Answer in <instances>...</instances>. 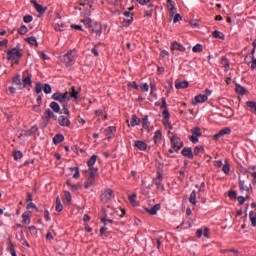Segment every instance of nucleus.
<instances>
[{"label":"nucleus","mask_w":256,"mask_h":256,"mask_svg":"<svg viewBox=\"0 0 256 256\" xmlns=\"http://www.w3.org/2000/svg\"><path fill=\"white\" fill-rule=\"evenodd\" d=\"M237 201L240 205H244L245 204V197L243 196H238L237 197Z\"/></svg>","instance_id":"59"},{"label":"nucleus","mask_w":256,"mask_h":256,"mask_svg":"<svg viewBox=\"0 0 256 256\" xmlns=\"http://www.w3.org/2000/svg\"><path fill=\"white\" fill-rule=\"evenodd\" d=\"M13 157H14L15 161H18V159H22L23 158V152L14 151L13 152Z\"/></svg>","instance_id":"42"},{"label":"nucleus","mask_w":256,"mask_h":256,"mask_svg":"<svg viewBox=\"0 0 256 256\" xmlns=\"http://www.w3.org/2000/svg\"><path fill=\"white\" fill-rule=\"evenodd\" d=\"M53 28L55 29V31H64L65 24H63V22H54Z\"/></svg>","instance_id":"24"},{"label":"nucleus","mask_w":256,"mask_h":256,"mask_svg":"<svg viewBox=\"0 0 256 256\" xmlns=\"http://www.w3.org/2000/svg\"><path fill=\"white\" fill-rule=\"evenodd\" d=\"M221 65L225 67L226 71H229V69L231 68L229 66V60H227L225 57L221 58Z\"/></svg>","instance_id":"37"},{"label":"nucleus","mask_w":256,"mask_h":256,"mask_svg":"<svg viewBox=\"0 0 256 256\" xmlns=\"http://www.w3.org/2000/svg\"><path fill=\"white\" fill-rule=\"evenodd\" d=\"M193 53H201V51H203V45L201 44H196L193 48H192Z\"/></svg>","instance_id":"41"},{"label":"nucleus","mask_w":256,"mask_h":256,"mask_svg":"<svg viewBox=\"0 0 256 256\" xmlns=\"http://www.w3.org/2000/svg\"><path fill=\"white\" fill-rule=\"evenodd\" d=\"M189 202L192 205H197V192L195 190H193L191 192L190 197H189Z\"/></svg>","instance_id":"23"},{"label":"nucleus","mask_w":256,"mask_h":256,"mask_svg":"<svg viewBox=\"0 0 256 256\" xmlns=\"http://www.w3.org/2000/svg\"><path fill=\"white\" fill-rule=\"evenodd\" d=\"M225 135H231V129L230 128H223L218 133L214 135V141H219L221 137H225Z\"/></svg>","instance_id":"7"},{"label":"nucleus","mask_w":256,"mask_h":256,"mask_svg":"<svg viewBox=\"0 0 256 256\" xmlns=\"http://www.w3.org/2000/svg\"><path fill=\"white\" fill-rule=\"evenodd\" d=\"M251 69H252V71H255V69H256V58L255 57H252Z\"/></svg>","instance_id":"63"},{"label":"nucleus","mask_w":256,"mask_h":256,"mask_svg":"<svg viewBox=\"0 0 256 256\" xmlns=\"http://www.w3.org/2000/svg\"><path fill=\"white\" fill-rule=\"evenodd\" d=\"M228 197H230V199H237V191L229 190Z\"/></svg>","instance_id":"49"},{"label":"nucleus","mask_w":256,"mask_h":256,"mask_svg":"<svg viewBox=\"0 0 256 256\" xmlns=\"http://www.w3.org/2000/svg\"><path fill=\"white\" fill-rule=\"evenodd\" d=\"M52 99L54 101H58L59 103L67 104L69 102V92H56L52 95Z\"/></svg>","instance_id":"4"},{"label":"nucleus","mask_w":256,"mask_h":256,"mask_svg":"<svg viewBox=\"0 0 256 256\" xmlns=\"http://www.w3.org/2000/svg\"><path fill=\"white\" fill-rule=\"evenodd\" d=\"M172 51H180L181 53H185V47L181 45L179 42H173L171 46Z\"/></svg>","instance_id":"13"},{"label":"nucleus","mask_w":256,"mask_h":256,"mask_svg":"<svg viewBox=\"0 0 256 256\" xmlns=\"http://www.w3.org/2000/svg\"><path fill=\"white\" fill-rule=\"evenodd\" d=\"M34 8L40 15H43L47 11V7H43L41 4H35Z\"/></svg>","instance_id":"31"},{"label":"nucleus","mask_w":256,"mask_h":256,"mask_svg":"<svg viewBox=\"0 0 256 256\" xmlns=\"http://www.w3.org/2000/svg\"><path fill=\"white\" fill-rule=\"evenodd\" d=\"M23 21H24V23H31V21H33V16H31V15H25V16L23 17Z\"/></svg>","instance_id":"52"},{"label":"nucleus","mask_w":256,"mask_h":256,"mask_svg":"<svg viewBox=\"0 0 256 256\" xmlns=\"http://www.w3.org/2000/svg\"><path fill=\"white\" fill-rule=\"evenodd\" d=\"M194 101L193 105H197V103H205V101H207V95L199 94L195 96Z\"/></svg>","instance_id":"14"},{"label":"nucleus","mask_w":256,"mask_h":256,"mask_svg":"<svg viewBox=\"0 0 256 256\" xmlns=\"http://www.w3.org/2000/svg\"><path fill=\"white\" fill-rule=\"evenodd\" d=\"M29 31V29H27V26L22 25L19 29H18V33L19 35H26V33Z\"/></svg>","instance_id":"43"},{"label":"nucleus","mask_w":256,"mask_h":256,"mask_svg":"<svg viewBox=\"0 0 256 256\" xmlns=\"http://www.w3.org/2000/svg\"><path fill=\"white\" fill-rule=\"evenodd\" d=\"M25 41H26L27 43H29L30 45H34L35 47H37V45H39V44L37 43V38H35L34 36H31V37L26 38Z\"/></svg>","instance_id":"34"},{"label":"nucleus","mask_w":256,"mask_h":256,"mask_svg":"<svg viewBox=\"0 0 256 256\" xmlns=\"http://www.w3.org/2000/svg\"><path fill=\"white\" fill-rule=\"evenodd\" d=\"M240 191H249V188L245 186V182L239 183Z\"/></svg>","instance_id":"54"},{"label":"nucleus","mask_w":256,"mask_h":256,"mask_svg":"<svg viewBox=\"0 0 256 256\" xmlns=\"http://www.w3.org/2000/svg\"><path fill=\"white\" fill-rule=\"evenodd\" d=\"M161 101H162L160 105L161 109H164V110L167 109V101L165 100V98H161Z\"/></svg>","instance_id":"57"},{"label":"nucleus","mask_w":256,"mask_h":256,"mask_svg":"<svg viewBox=\"0 0 256 256\" xmlns=\"http://www.w3.org/2000/svg\"><path fill=\"white\" fill-rule=\"evenodd\" d=\"M6 53L7 61H12L16 64L19 63L21 57H23V50L19 46L7 50Z\"/></svg>","instance_id":"1"},{"label":"nucleus","mask_w":256,"mask_h":256,"mask_svg":"<svg viewBox=\"0 0 256 256\" xmlns=\"http://www.w3.org/2000/svg\"><path fill=\"white\" fill-rule=\"evenodd\" d=\"M203 151H205V148H203V146H196L194 148L193 157H198V155H201Z\"/></svg>","instance_id":"32"},{"label":"nucleus","mask_w":256,"mask_h":256,"mask_svg":"<svg viewBox=\"0 0 256 256\" xmlns=\"http://www.w3.org/2000/svg\"><path fill=\"white\" fill-rule=\"evenodd\" d=\"M161 209V204H155L151 209L147 208L146 211L150 215H155Z\"/></svg>","instance_id":"19"},{"label":"nucleus","mask_w":256,"mask_h":256,"mask_svg":"<svg viewBox=\"0 0 256 256\" xmlns=\"http://www.w3.org/2000/svg\"><path fill=\"white\" fill-rule=\"evenodd\" d=\"M64 195H65V199H66L67 203H71V193L64 192Z\"/></svg>","instance_id":"58"},{"label":"nucleus","mask_w":256,"mask_h":256,"mask_svg":"<svg viewBox=\"0 0 256 256\" xmlns=\"http://www.w3.org/2000/svg\"><path fill=\"white\" fill-rule=\"evenodd\" d=\"M137 194H132L129 196V201L132 205H137Z\"/></svg>","instance_id":"44"},{"label":"nucleus","mask_w":256,"mask_h":256,"mask_svg":"<svg viewBox=\"0 0 256 256\" xmlns=\"http://www.w3.org/2000/svg\"><path fill=\"white\" fill-rule=\"evenodd\" d=\"M162 137H163V133L161 132V130H157L153 137L154 143H159Z\"/></svg>","instance_id":"30"},{"label":"nucleus","mask_w":256,"mask_h":256,"mask_svg":"<svg viewBox=\"0 0 256 256\" xmlns=\"http://www.w3.org/2000/svg\"><path fill=\"white\" fill-rule=\"evenodd\" d=\"M52 115H53V111H51V109L48 108L45 110V112L42 116V121H43L44 125H47V123H49Z\"/></svg>","instance_id":"10"},{"label":"nucleus","mask_w":256,"mask_h":256,"mask_svg":"<svg viewBox=\"0 0 256 256\" xmlns=\"http://www.w3.org/2000/svg\"><path fill=\"white\" fill-rule=\"evenodd\" d=\"M35 92H36V95H41V93L43 92V84L42 83L36 84Z\"/></svg>","instance_id":"40"},{"label":"nucleus","mask_w":256,"mask_h":256,"mask_svg":"<svg viewBox=\"0 0 256 256\" xmlns=\"http://www.w3.org/2000/svg\"><path fill=\"white\" fill-rule=\"evenodd\" d=\"M104 197L107 199V201H111V199H113V190L112 189L105 190Z\"/></svg>","instance_id":"33"},{"label":"nucleus","mask_w":256,"mask_h":256,"mask_svg":"<svg viewBox=\"0 0 256 256\" xmlns=\"http://www.w3.org/2000/svg\"><path fill=\"white\" fill-rule=\"evenodd\" d=\"M170 140H171L173 149H175L176 153H178L180 149L183 147V141L181 140V138L177 136L170 137Z\"/></svg>","instance_id":"5"},{"label":"nucleus","mask_w":256,"mask_h":256,"mask_svg":"<svg viewBox=\"0 0 256 256\" xmlns=\"http://www.w3.org/2000/svg\"><path fill=\"white\" fill-rule=\"evenodd\" d=\"M22 219L24 225H29L31 223V219H29V214L27 213L22 214Z\"/></svg>","instance_id":"38"},{"label":"nucleus","mask_w":256,"mask_h":256,"mask_svg":"<svg viewBox=\"0 0 256 256\" xmlns=\"http://www.w3.org/2000/svg\"><path fill=\"white\" fill-rule=\"evenodd\" d=\"M58 123L60 127H71V120H69V116H59Z\"/></svg>","instance_id":"6"},{"label":"nucleus","mask_w":256,"mask_h":256,"mask_svg":"<svg viewBox=\"0 0 256 256\" xmlns=\"http://www.w3.org/2000/svg\"><path fill=\"white\" fill-rule=\"evenodd\" d=\"M66 185H67L68 187H70V189H71L73 192H75V191H77V189H79V187H78L77 185H75V184H72L71 181H67V182H66Z\"/></svg>","instance_id":"45"},{"label":"nucleus","mask_w":256,"mask_h":256,"mask_svg":"<svg viewBox=\"0 0 256 256\" xmlns=\"http://www.w3.org/2000/svg\"><path fill=\"white\" fill-rule=\"evenodd\" d=\"M167 7L170 11V17H173V15H175V2L168 0Z\"/></svg>","instance_id":"20"},{"label":"nucleus","mask_w":256,"mask_h":256,"mask_svg":"<svg viewBox=\"0 0 256 256\" xmlns=\"http://www.w3.org/2000/svg\"><path fill=\"white\" fill-rule=\"evenodd\" d=\"M173 23H179V21H182V17H181V14H176V13H174V15H173Z\"/></svg>","instance_id":"47"},{"label":"nucleus","mask_w":256,"mask_h":256,"mask_svg":"<svg viewBox=\"0 0 256 256\" xmlns=\"http://www.w3.org/2000/svg\"><path fill=\"white\" fill-rule=\"evenodd\" d=\"M251 177H253V179H252L253 185H256V172H252Z\"/></svg>","instance_id":"64"},{"label":"nucleus","mask_w":256,"mask_h":256,"mask_svg":"<svg viewBox=\"0 0 256 256\" xmlns=\"http://www.w3.org/2000/svg\"><path fill=\"white\" fill-rule=\"evenodd\" d=\"M197 137H199V136H195L192 134V136L190 137V141L194 144L199 143V138H197Z\"/></svg>","instance_id":"55"},{"label":"nucleus","mask_w":256,"mask_h":256,"mask_svg":"<svg viewBox=\"0 0 256 256\" xmlns=\"http://www.w3.org/2000/svg\"><path fill=\"white\" fill-rule=\"evenodd\" d=\"M137 125H141V120L139 117H137V115L133 114L130 120V126L137 127Z\"/></svg>","instance_id":"16"},{"label":"nucleus","mask_w":256,"mask_h":256,"mask_svg":"<svg viewBox=\"0 0 256 256\" xmlns=\"http://www.w3.org/2000/svg\"><path fill=\"white\" fill-rule=\"evenodd\" d=\"M162 115H163V119H165V123H167V119H169V117H171L169 110H167V109L163 110Z\"/></svg>","instance_id":"46"},{"label":"nucleus","mask_w":256,"mask_h":256,"mask_svg":"<svg viewBox=\"0 0 256 256\" xmlns=\"http://www.w3.org/2000/svg\"><path fill=\"white\" fill-rule=\"evenodd\" d=\"M42 91H44V93L46 95H49L52 91V88H51V85L49 84H43V88H42Z\"/></svg>","instance_id":"39"},{"label":"nucleus","mask_w":256,"mask_h":256,"mask_svg":"<svg viewBox=\"0 0 256 256\" xmlns=\"http://www.w3.org/2000/svg\"><path fill=\"white\" fill-rule=\"evenodd\" d=\"M192 135L196 136V137H201L203 135V133L201 132V128L199 127H194L191 130Z\"/></svg>","instance_id":"36"},{"label":"nucleus","mask_w":256,"mask_h":256,"mask_svg":"<svg viewBox=\"0 0 256 256\" xmlns=\"http://www.w3.org/2000/svg\"><path fill=\"white\" fill-rule=\"evenodd\" d=\"M163 182V173L157 172L156 178L153 179L152 183L154 185H160Z\"/></svg>","instance_id":"21"},{"label":"nucleus","mask_w":256,"mask_h":256,"mask_svg":"<svg viewBox=\"0 0 256 256\" xmlns=\"http://www.w3.org/2000/svg\"><path fill=\"white\" fill-rule=\"evenodd\" d=\"M72 171H75V173L73 175L74 179H79V177H81V174L79 173V168L78 167L72 168Z\"/></svg>","instance_id":"48"},{"label":"nucleus","mask_w":256,"mask_h":256,"mask_svg":"<svg viewBox=\"0 0 256 256\" xmlns=\"http://www.w3.org/2000/svg\"><path fill=\"white\" fill-rule=\"evenodd\" d=\"M183 157H187V159H193V150L189 147L183 148L181 151Z\"/></svg>","instance_id":"12"},{"label":"nucleus","mask_w":256,"mask_h":256,"mask_svg":"<svg viewBox=\"0 0 256 256\" xmlns=\"http://www.w3.org/2000/svg\"><path fill=\"white\" fill-rule=\"evenodd\" d=\"M44 219H46V221H51V216L49 215V210L44 211Z\"/></svg>","instance_id":"60"},{"label":"nucleus","mask_w":256,"mask_h":256,"mask_svg":"<svg viewBox=\"0 0 256 256\" xmlns=\"http://www.w3.org/2000/svg\"><path fill=\"white\" fill-rule=\"evenodd\" d=\"M212 36L214 37V39H225V34H223V32H220L219 30L213 31Z\"/></svg>","instance_id":"28"},{"label":"nucleus","mask_w":256,"mask_h":256,"mask_svg":"<svg viewBox=\"0 0 256 256\" xmlns=\"http://www.w3.org/2000/svg\"><path fill=\"white\" fill-rule=\"evenodd\" d=\"M77 55V52L75 50H69L65 55L61 57V61L66 63V65H73L75 63V57Z\"/></svg>","instance_id":"3"},{"label":"nucleus","mask_w":256,"mask_h":256,"mask_svg":"<svg viewBox=\"0 0 256 256\" xmlns=\"http://www.w3.org/2000/svg\"><path fill=\"white\" fill-rule=\"evenodd\" d=\"M95 163H97V155L93 154L87 161V165L89 167L88 171H93V169H98L97 167H94Z\"/></svg>","instance_id":"11"},{"label":"nucleus","mask_w":256,"mask_h":256,"mask_svg":"<svg viewBox=\"0 0 256 256\" xmlns=\"http://www.w3.org/2000/svg\"><path fill=\"white\" fill-rule=\"evenodd\" d=\"M71 29H75L76 31H83V27L81 25H71Z\"/></svg>","instance_id":"56"},{"label":"nucleus","mask_w":256,"mask_h":256,"mask_svg":"<svg viewBox=\"0 0 256 256\" xmlns=\"http://www.w3.org/2000/svg\"><path fill=\"white\" fill-rule=\"evenodd\" d=\"M142 127L143 129H146L147 131H149V126L151 125V122H149V116L145 115L142 120Z\"/></svg>","instance_id":"18"},{"label":"nucleus","mask_w":256,"mask_h":256,"mask_svg":"<svg viewBox=\"0 0 256 256\" xmlns=\"http://www.w3.org/2000/svg\"><path fill=\"white\" fill-rule=\"evenodd\" d=\"M134 147L139 151H147V143L141 140H134Z\"/></svg>","instance_id":"9"},{"label":"nucleus","mask_w":256,"mask_h":256,"mask_svg":"<svg viewBox=\"0 0 256 256\" xmlns=\"http://www.w3.org/2000/svg\"><path fill=\"white\" fill-rule=\"evenodd\" d=\"M63 114L67 115L66 117H71V112L69 111V108L67 107V104L63 105Z\"/></svg>","instance_id":"50"},{"label":"nucleus","mask_w":256,"mask_h":256,"mask_svg":"<svg viewBox=\"0 0 256 256\" xmlns=\"http://www.w3.org/2000/svg\"><path fill=\"white\" fill-rule=\"evenodd\" d=\"M249 219L251 221L252 227H256V212L255 211H250Z\"/></svg>","instance_id":"29"},{"label":"nucleus","mask_w":256,"mask_h":256,"mask_svg":"<svg viewBox=\"0 0 256 256\" xmlns=\"http://www.w3.org/2000/svg\"><path fill=\"white\" fill-rule=\"evenodd\" d=\"M14 85H17L20 89H23V83H21V75L17 74L13 78Z\"/></svg>","instance_id":"25"},{"label":"nucleus","mask_w":256,"mask_h":256,"mask_svg":"<svg viewBox=\"0 0 256 256\" xmlns=\"http://www.w3.org/2000/svg\"><path fill=\"white\" fill-rule=\"evenodd\" d=\"M27 209H36V211H39V208H37V206L35 205V203H33V202H29L28 204H27V207H26Z\"/></svg>","instance_id":"53"},{"label":"nucleus","mask_w":256,"mask_h":256,"mask_svg":"<svg viewBox=\"0 0 256 256\" xmlns=\"http://www.w3.org/2000/svg\"><path fill=\"white\" fill-rule=\"evenodd\" d=\"M28 229L33 235H37V228L35 226H30Z\"/></svg>","instance_id":"62"},{"label":"nucleus","mask_w":256,"mask_h":256,"mask_svg":"<svg viewBox=\"0 0 256 256\" xmlns=\"http://www.w3.org/2000/svg\"><path fill=\"white\" fill-rule=\"evenodd\" d=\"M97 173H99L98 168H93L92 171H88V178L84 183L85 189H89L92 185H95V177H97Z\"/></svg>","instance_id":"2"},{"label":"nucleus","mask_w":256,"mask_h":256,"mask_svg":"<svg viewBox=\"0 0 256 256\" xmlns=\"http://www.w3.org/2000/svg\"><path fill=\"white\" fill-rule=\"evenodd\" d=\"M80 91H81V89L77 90V89H75V87H72L71 91L68 92L69 101H71V99H74V102L77 103V101H79V92Z\"/></svg>","instance_id":"8"},{"label":"nucleus","mask_w":256,"mask_h":256,"mask_svg":"<svg viewBox=\"0 0 256 256\" xmlns=\"http://www.w3.org/2000/svg\"><path fill=\"white\" fill-rule=\"evenodd\" d=\"M222 171L226 175H229V171H231V168L229 167V164H224L223 167H222Z\"/></svg>","instance_id":"51"},{"label":"nucleus","mask_w":256,"mask_h":256,"mask_svg":"<svg viewBox=\"0 0 256 256\" xmlns=\"http://www.w3.org/2000/svg\"><path fill=\"white\" fill-rule=\"evenodd\" d=\"M246 107H249L251 113L256 114V102L255 101H247L246 102Z\"/></svg>","instance_id":"26"},{"label":"nucleus","mask_w":256,"mask_h":256,"mask_svg":"<svg viewBox=\"0 0 256 256\" xmlns=\"http://www.w3.org/2000/svg\"><path fill=\"white\" fill-rule=\"evenodd\" d=\"M235 91L238 95H247V89L243 86H241V84H235Z\"/></svg>","instance_id":"15"},{"label":"nucleus","mask_w":256,"mask_h":256,"mask_svg":"<svg viewBox=\"0 0 256 256\" xmlns=\"http://www.w3.org/2000/svg\"><path fill=\"white\" fill-rule=\"evenodd\" d=\"M50 109H52V111H54V113H60L61 106H59V103L53 101L50 103Z\"/></svg>","instance_id":"22"},{"label":"nucleus","mask_w":256,"mask_h":256,"mask_svg":"<svg viewBox=\"0 0 256 256\" xmlns=\"http://www.w3.org/2000/svg\"><path fill=\"white\" fill-rule=\"evenodd\" d=\"M187 87H189V82L187 81L177 82L175 84L176 89H187Z\"/></svg>","instance_id":"27"},{"label":"nucleus","mask_w":256,"mask_h":256,"mask_svg":"<svg viewBox=\"0 0 256 256\" xmlns=\"http://www.w3.org/2000/svg\"><path fill=\"white\" fill-rule=\"evenodd\" d=\"M63 141H65V136H63V134H56L53 137L54 145H59V143H63Z\"/></svg>","instance_id":"17"},{"label":"nucleus","mask_w":256,"mask_h":256,"mask_svg":"<svg viewBox=\"0 0 256 256\" xmlns=\"http://www.w3.org/2000/svg\"><path fill=\"white\" fill-rule=\"evenodd\" d=\"M83 23H84V25H85L86 27H91V20H90V18H85V19L83 20Z\"/></svg>","instance_id":"61"},{"label":"nucleus","mask_w":256,"mask_h":256,"mask_svg":"<svg viewBox=\"0 0 256 256\" xmlns=\"http://www.w3.org/2000/svg\"><path fill=\"white\" fill-rule=\"evenodd\" d=\"M23 87H27V86H29L30 87V85H31V76H25V75H23Z\"/></svg>","instance_id":"35"}]
</instances>
